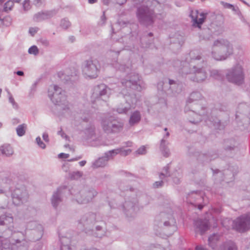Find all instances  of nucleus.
Segmentation results:
<instances>
[{
	"mask_svg": "<svg viewBox=\"0 0 250 250\" xmlns=\"http://www.w3.org/2000/svg\"><path fill=\"white\" fill-rule=\"evenodd\" d=\"M79 223L83 227V231L89 235L102 238L105 235L106 223L99 214L88 212L81 218Z\"/></svg>",
	"mask_w": 250,
	"mask_h": 250,
	"instance_id": "nucleus-1",
	"label": "nucleus"
},
{
	"mask_svg": "<svg viewBox=\"0 0 250 250\" xmlns=\"http://www.w3.org/2000/svg\"><path fill=\"white\" fill-rule=\"evenodd\" d=\"M190 66L192 67V76H188V79L198 83L205 81L207 74L201 64L204 62L201 53L198 50H192L189 52Z\"/></svg>",
	"mask_w": 250,
	"mask_h": 250,
	"instance_id": "nucleus-2",
	"label": "nucleus"
},
{
	"mask_svg": "<svg viewBox=\"0 0 250 250\" xmlns=\"http://www.w3.org/2000/svg\"><path fill=\"white\" fill-rule=\"evenodd\" d=\"M214 47L218 48L219 53L212 52L213 58L217 61L226 60L229 56L232 54L233 47L232 44L227 40L221 39L214 42Z\"/></svg>",
	"mask_w": 250,
	"mask_h": 250,
	"instance_id": "nucleus-3",
	"label": "nucleus"
},
{
	"mask_svg": "<svg viewBox=\"0 0 250 250\" xmlns=\"http://www.w3.org/2000/svg\"><path fill=\"white\" fill-rule=\"evenodd\" d=\"M136 16L139 22L146 26L153 24L156 14L154 10L148 6L147 1L146 4L138 7L136 11Z\"/></svg>",
	"mask_w": 250,
	"mask_h": 250,
	"instance_id": "nucleus-4",
	"label": "nucleus"
},
{
	"mask_svg": "<svg viewBox=\"0 0 250 250\" xmlns=\"http://www.w3.org/2000/svg\"><path fill=\"white\" fill-rule=\"evenodd\" d=\"M73 195L75 200L79 204H87L93 201L98 195V192L91 186L85 185L82 187Z\"/></svg>",
	"mask_w": 250,
	"mask_h": 250,
	"instance_id": "nucleus-5",
	"label": "nucleus"
},
{
	"mask_svg": "<svg viewBox=\"0 0 250 250\" xmlns=\"http://www.w3.org/2000/svg\"><path fill=\"white\" fill-rule=\"evenodd\" d=\"M228 109V106L225 104H218L211 111V115L206 121L208 125L212 126L214 128L219 130L223 129L228 124L227 121H222L221 120L215 117L218 112L227 111Z\"/></svg>",
	"mask_w": 250,
	"mask_h": 250,
	"instance_id": "nucleus-6",
	"label": "nucleus"
},
{
	"mask_svg": "<svg viewBox=\"0 0 250 250\" xmlns=\"http://www.w3.org/2000/svg\"><path fill=\"white\" fill-rule=\"evenodd\" d=\"M101 125L103 129L106 133H118L124 127V123L121 121L110 115L103 118Z\"/></svg>",
	"mask_w": 250,
	"mask_h": 250,
	"instance_id": "nucleus-7",
	"label": "nucleus"
},
{
	"mask_svg": "<svg viewBox=\"0 0 250 250\" xmlns=\"http://www.w3.org/2000/svg\"><path fill=\"white\" fill-rule=\"evenodd\" d=\"M168 82H160L158 84V89L167 94L176 95L180 93L183 88V83L179 81L167 79Z\"/></svg>",
	"mask_w": 250,
	"mask_h": 250,
	"instance_id": "nucleus-8",
	"label": "nucleus"
},
{
	"mask_svg": "<svg viewBox=\"0 0 250 250\" xmlns=\"http://www.w3.org/2000/svg\"><path fill=\"white\" fill-rule=\"evenodd\" d=\"M121 83L123 86L126 88L138 91L142 90L141 77L135 72L127 73L125 77L121 80Z\"/></svg>",
	"mask_w": 250,
	"mask_h": 250,
	"instance_id": "nucleus-9",
	"label": "nucleus"
},
{
	"mask_svg": "<svg viewBox=\"0 0 250 250\" xmlns=\"http://www.w3.org/2000/svg\"><path fill=\"white\" fill-rule=\"evenodd\" d=\"M245 75L241 65L236 64L231 69L228 70L226 74V78L229 82L240 85L244 82Z\"/></svg>",
	"mask_w": 250,
	"mask_h": 250,
	"instance_id": "nucleus-10",
	"label": "nucleus"
},
{
	"mask_svg": "<svg viewBox=\"0 0 250 250\" xmlns=\"http://www.w3.org/2000/svg\"><path fill=\"white\" fill-rule=\"evenodd\" d=\"M48 96L56 105H65L67 103L65 91L56 85L50 86L48 89Z\"/></svg>",
	"mask_w": 250,
	"mask_h": 250,
	"instance_id": "nucleus-11",
	"label": "nucleus"
},
{
	"mask_svg": "<svg viewBox=\"0 0 250 250\" xmlns=\"http://www.w3.org/2000/svg\"><path fill=\"white\" fill-rule=\"evenodd\" d=\"M100 65L96 59H90L84 61L83 72L86 76L90 78H96L100 71Z\"/></svg>",
	"mask_w": 250,
	"mask_h": 250,
	"instance_id": "nucleus-12",
	"label": "nucleus"
},
{
	"mask_svg": "<svg viewBox=\"0 0 250 250\" xmlns=\"http://www.w3.org/2000/svg\"><path fill=\"white\" fill-rule=\"evenodd\" d=\"M232 228L240 233L250 229V212L242 215L233 220Z\"/></svg>",
	"mask_w": 250,
	"mask_h": 250,
	"instance_id": "nucleus-13",
	"label": "nucleus"
},
{
	"mask_svg": "<svg viewBox=\"0 0 250 250\" xmlns=\"http://www.w3.org/2000/svg\"><path fill=\"white\" fill-rule=\"evenodd\" d=\"M118 97L124 98L125 101V105L121 104L117 108L116 110L119 114H126L131 108H134L136 100L133 95L131 96L128 92L124 94L122 92L119 94Z\"/></svg>",
	"mask_w": 250,
	"mask_h": 250,
	"instance_id": "nucleus-14",
	"label": "nucleus"
},
{
	"mask_svg": "<svg viewBox=\"0 0 250 250\" xmlns=\"http://www.w3.org/2000/svg\"><path fill=\"white\" fill-rule=\"evenodd\" d=\"M162 217V221L166 229V232L167 235H171L177 230L176 220L171 214H166L164 212L160 214Z\"/></svg>",
	"mask_w": 250,
	"mask_h": 250,
	"instance_id": "nucleus-15",
	"label": "nucleus"
},
{
	"mask_svg": "<svg viewBox=\"0 0 250 250\" xmlns=\"http://www.w3.org/2000/svg\"><path fill=\"white\" fill-rule=\"evenodd\" d=\"M235 116L237 122L249 124L250 120V107L245 103L240 104L237 107Z\"/></svg>",
	"mask_w": 250,
	"mask_h": 250,
	"instance_id": "nucleus-16",
	"label": "nucleus"
},
{
	"mask_svg": "<svg viewBox=\"0 0 250 250\" xmlns=\"http://www.w3.org/2000/svg\"><path fill=\"white\" fill-rule=\"evenodd\" d=\"M112 90L104 83L97 85L94 87L93 97L106 101L111 94Z\"/></svg>",
	"mask_w": 250,
	"mask_h": 250,
	"instance_id": "nucleus-17",
	"label": "nucleus"
},
{
	"mask_svg": "<svg viewBox=\"0 0 250 250\" xmlns=\"http://www.w3.org/2000/svg\"><path fill=\"white\" fill-rule=\"evenodd\" d=\"M11 196L13 203L16 206H19L26 202L28 197L27 191L23 187L16 188L13 191Z\"/></svg>",
	"mask_w": 250,
	"mask_h": 250,
	"instance_id": "nucleus-18",
	"label": "nucleus"
},
{
	"mask_svg": "<svg viewBox=\"0 0 250 250\" xmlns=\"http://www.w3.org/2000/svg\"><path fill=\"white\" fill-rule=\"evenodd\" d=\"M122 208L127 217H134L138 210L137 199L132 198L130 200L125 201Z\"/></svg>",
	"mask_w": 250,
	"mask_h": 250,
	"instance_id": "nucleus-19",
	"label": "nucleus"
},
{
	"mask_svg": "<svg viewBox=\"0 0 250 250\" xmlns=\"http://www.w3.org/2000/svg\"><path fill=\"white\" fill-rule=\"evenodd\" d=\"M58 76L61 80L64 83L68 82H75L78 78V71L75 68L67 69L65 72L60 71L58 72Z\"/></svg>",
	"mask_w": 250,
	"mask_h": 250,
	"instance_id": "nucleus-20",
	"label": "nucleus"
},
{
	"mask_svg": "<svg viewBox=\"0 0 250 250\" xmlns=\"http://www.w3.org/2000/svg\"><path fill=\"white\" fill-rule=\"evenodd\" d=\"M203 195V193L201 191H192L187 197L188 202L195 207L197 206L198 208L201 210L204 207L201 204L204 200Z\"/></svg>",
	"mask_w": 250,
	"mask_h": 250,
	"instance_id": "nucleus-21",
	"label": "nucleus"
},
{
	"mask_svg": "<svg viewBox=\"0 0 250 250\" xmlns=\"http://www.w3.org/2000/svg\"><path fill=\"white\" fill-rule=\"evenodd\" d=\"M153 40L152 33L144 32L140 37V42L142 47L145 48H151L153 46Z\"/></svg>",
	"mask_w": 250,
	"mask_h": 250,
	"instance_id": "nucleus-22",
	"label": "nucleus"
},
{
	"mask_svg": "<svg viewBox=\"0 0 250 250\" xmlns=\"http://www.w3.org/2000/svg\"><path fill=\"white\" fill-rule=\"evenodd\" d=\"M147 1L148 6H149V7L153 9L154 11L156 12V17L158 15H160V17H159L158 18H162L164 17L163 13H162L163 10V4L157 0H147Z\"/></svg>",
	"mask_w": 250,
	"mask_h": 250,
	"instance_id": "nucleus-23",
	"label": "nucleus"
},
{
	"mask_svg": "<svg viewBox=\"0 0 250 250\" xmlns=\"http://www.w3.org/2000/svg\"><path fill=\"white\" fill-rule=\"evenodd\" d=\"M56 14L57 11L55 10L40 12L34 15V20L36 21H41L43 20L50 19L55 16Z\"/></svg>",
	"mask_w": 250,
	"mask_h": 250,
	"instance_id": "nucleus-24",
	"label": "nucleus"
},
{
	"mask_svg": "<svg viewBox=\"0 0 250 250\" xmlns=\"http://www.w3.org/2000/svg\"><path fill=\"white\" fill-rule=\"evenodd\" d=\"M62 188H59L55 191L51 197V204L54 208H57L62 201Z\"/></svg>",
	"mask_w": 250,
	"mask_h": 250,
	"instance_id": "nucleus-25",
	"label": "nucleus"
},
{
	"mask_svg": "<svg viewBox=\"0 0 250 250\" xmlns=\"http://www.w3.org/2000/svg\"><path fill=\"white\" fill-rule=\"evenodd\" d=\"M189 54L188 57L186 58V61L183 62V67L180 69L179 73L182 76L188 75L192 76L193 72H192V67L190 66Z\"/></svg>",
	"mask_w": 250,
	"mask_h": 250,
	"instance_id": "nucleus-26",
	"label": "nucleus"
},
{
	"mask_svg": "<svg viewBox=\"0 0 250 250\" xmlns=\"http://www.w3.org/2000/svg\"><path fill=\"white\" fill-rule=\"evenodd\" d=\"M107 153V151L104 153V156L100 157L99 159L95 160L92 163V167L94 168H96L104 167L106 165L108 161L113 158L112 156H109L108 154L106 155Z\"/></svg>",
	"mask_w": 250,
	"mask_h": 250,
	"instance_id": "nucleus-27",
	"label": "nucleus"
},
{
	"mask_svg": "<svg viewBox=\"0 0 250 250\" xmlns=\"http://www.w3.org/2000/svg\"><path fill=\"white\" fill-rule=\"evenodd\" d=\"M196 231H200L201 235L203 234L209 229V225L207 221L199 219L194 222Z\"/></svg>",
	"mask_w": 250,
	"mask_h": 250,
	"instance_id": "nucleus-28",
	"label": "nucleus"
},
{
	"mask_svg": "<svg viewBox=\"0 0 250 250\" xmlns=\"http://www.w3.org/2000/svg\"><path fill=\"white\" fill-rule=\"evenodd\" d=\"M126 62H114L113 65L115 68L121 72H125L128 73L130 70V64L129 60L127 59Z\"/></svg>",
	"mask_w": 250,
	"mask_h": 250,
	"instance_id": "nucleus-29",
	"label": "nucleus"
},
{
	"mask_svg": "<svg viewBox=\"0 0 250 250\" xmlns=\"http://www.w3.org/2000/svg\"><path fill=\"white\" fill-rule=\"evenodd\" d=\"M237 142L234 139H226L224 141V148L227 152L231 153L237 148Z\"/></svg>",
	"mask_w": 250,
	"mask_h": 250,
	"instance_id": "nucleus-30",
	"label": "nucleus"
},
{
	"mask_svg": "<svg viewBox=\"0 0 250 250\" xmlns=\"http://www.w3.org/2000/svg\"><path fill=\"white\" fill-rule=\"evenodd\" d=\"M217 157V155L216 154H211L210 153H200L198 156L197 160L199 162L205 164L209 162Z\"/></svg>",
	"mask_w": 250,
	"mask_h": 250,
	"instance_id": "nucleus-31",
	"label": "nucleus"
},
{
	"mask_svg": "<svg viewBox=\"0 0 250 250\" xmlns=\"http://www.w3.org/2000/svg\"><path fill=\"white\" fill-rule=\"evenodd\" d=\"M14 153V150L10 144H5L0 146V154L9 157Z\"/></svg>",
	"mask_w": 250,
	"mask_h": 250,
	"instance_id": "nucleus-32",
	"label": "nucleus"
},
{
	"mask_svg": "<svg viewBox=\"0 0 250 250\" xmlns=\"http://www.w3.org/2000/svg\"><path fill=\"white\" fill-rule=\"evenodd\" d=\"M141 119V115L140 112L136 110L132 112L129 119V124L133 126L139 123Z\"/></svg>",
	"mask_w": 250,
	"mask_h": 250,
	"instance_id": "nucleus-33",
	"label": "nucleus"
},
{
	"mask_svg": "<svg viewBox=\"0 0 250 250\" xmlns=\"http://www.w3.org/2000/svg\"><path fill=\"white\" fill-rule=\"evenodd\" d=\"M171 43L177 45V47L178 48L180 47L184 42V38L183 36L176 33L173 37L171 38Z\"/></svg>",
	"mask_w": 250,
	"mask_h": 250,
	"instance_id": "nucleus-34",
	"label": "nucleus"
},
{
	"mask_svg": "<svg viewBox=\"0 0 250 250\" xmlns=\"http://www.w3.org/2000/svg\"><path fill=\"white\" fill-rule=\"evenodd\" d=\"M13 218L10 214H4L0 216V226H8L13 223Z\"/></svg>",
	"mask_w": 250,
	"mask_h": 250,
	"instance_id": "nucleus-35",
	"label": "nucleus"
},
{
	"mask_svg": "<svg viewBox=\"0 0 250 250\" xmlns=\"http://www.w3.org/2000/svg\"><path fill=\"white\" fill-rule=\"evenodd\" d=\"M168 144V142L165 139H163L161 140L160 144V150L163 156L166 157H168L170 154L169 149L167 146Z\"/></svg>",
	"mask_w": 250,
	"mask_h": 250,
	"instance_id": "nucleus-36",
	"label": "nucleus"
},
{
	"mask_svg": "<svg viewBox=\"0 0 250 250\" xmlns=\"http://www.w3.org/2000/svg\"><path fill=\"white\" fill-rule=\"evenodd\" d=\"M207 13H200V18H196L193 20V25L199 28H201V25L204 22L206 18Z\"/></svg>",
	"mask_w": 250,
	"mask_h": 250,
	"instance_id": "nucleus-37",
	"label": "nucleus"
},
{
	"mask_svg": "<svg viewBox=\"0 0 250 250\" xmlns=\"http://www.w3.org/2000/svg\"><path fill=\"white\" fill-rule=\"evenodd\" d=\"M118 154H120L121 155L125 156L127 155L126 150L124 149L123 147H120L117 149H113L107 151L106 155L108 154L109 156H112V157H114Z\"/></svg>",
	"mask_w": 250,
	"mask_h": 250,
	"instance_id": "nucleus-38",
	"label": "nucleus"
},
{
	"mask_svg": "<svg viewBox=\"0 0 250 250\" xmlns=\"http://www.w3.org/2000/svg\"><path fill=\"white\" fill-rule=\"evenodd\" d=\"M221 250H237V248L235 243L229 241L226 242L222 245Z\"/></svg>",
	"mask_w": 250,
	"mask_h": 250,
	"instance_id": "nucleus-39",
	"label": "nucleus"
},
{
	"mask_svg": "<svg viewBox=\"0 0 250 250\" xmlns=\"http://www.w3.org/2000/svg\"><path fill=\"white\" fill-rule=\"evenodd\" d=\"M219 239V235L218 234H213L210 237H208V245L213 249H215L217 246V242Z\"/></svg>",
	"mask_w": 250,
	"mask_h": 250,
	"instance_id": "nucleus-40",
	"label": "nucleus"
},
{
	"mask_svg": "<svg viewBox=\"0 0 250 250\" xmlns=\"http://www.w3.org/2000/svg\"><path fill=\"white\" fill-rule=\"evenodd\" d=\"M190 115L193 116V119H189V121L194 124L199 123L202 120L201 113H199V114H198L196 113L194 111L191 110L190 111Z\"/></svg>",
	"mask_w": 250,
	"mask_h": 250,
	"instance_id": "nucleus-41",
	"label": "nucleus"
},
{
	"mask_svg": "<svg viewBox=\"0 0 250 250\" xmlns=\"http://www.w3.org/2000/svg\"><path fill=\"white\" fill-rule=\"evenodd\" d=\"M12 20L10 16H6L4 18L0 17V27L9 26L12 23Z\"/></svg>",
	"mask_w": 250,
	"mask_h": 250,
	"instance_id": "nucleus-42",
	"label": "nucleus"
},
{
	"mask_svg": "<svg viewBox=\"0 0 250 250\" xmlns=\"http://www.w3.org/2000/svg\"><path fill=\"white\" fill-rule=\"evenodd\" d=\"M169 170V167L168 165L164 167L162 169V171L159 174L160 179L165 180L166 178L171 176Z\"/></svg>",
	"mask_w": 250,
	"mask_h": 250,
	"instance_id": "nucleus-43",
	"label": "nucleus"
},
{
	"mask_svg": "<svg viewBox=\"0 0 250 250\" xmlns=\"http://www.w3.org/2000/svg\"><path fill=\"white\" fill-rule=\"evenodd\" d=\"M202 98L201 94L198 91H194L191 93L188 101L189 103L200 100Z\"/></svg>",
	"mask_w": 250,
	"mask_h": 250,
	"instance_id": "nucleus-44",
	"label": "nucleus"
},
{
	"mask_svg": "<svg viewBox=\"0 0 250 250\" xmlns=\"http://www.w3.org/2000/svg\"><path fill=\"white\" fill-rule=\"evenodd\" d=\"M26 129L27 125L25 124L19 125L16 128L17 135L20 137L23 136L25 134Z\"/></svg>",
	"mask_w": 250,
	"mask_h": 250,
	"instance_id": "nucleus-45",
	"label": "nucleus"
},
{
	"mask_svg": "<svg viewBox=\"0 0 250 250\" xmlns=\"http://www.w3.org/2000/svg\"><path fill=\"white\" fill-rule=\"evenodd\" d=\"M210 77L217 80H221L223 78V75L220 70L216 69H212L210 70Z\"/></svg>",
	"mask_w": 250,
	"mask_h": 250,
	"instance_id": "nucleus-46",
	"label": "nucleus"
},
{
	"mask_svg": "<svg viewBox=\"0 0 250 250\" xmlns=\"http://www.w3.org/2000/svg\"><path fill=\"white\" fill-rule=\"evenodd\" d=\"M83 175V172L80 171L69 172V176L71 180H77Z\"/></svg>",
	"mask_w": 250,
	"mask_h": 250,
	"instance_id": "nucleus-47",
	"label": "nucleus"
},
{
	"mask_svg": "<svg viewBox=\"0 0 250 250\" xmlns=\"http://www.w3.org/2000/svg\"><path fill=\"white\" fill-rule=\"evenodd\" d=\"M71 25V23L67 19H63L61 20L60 26L63 29H66Z\"/></svg>",
	"mask_w": 250,
	"mask_h": 250,
	"instance_id": "nucleus-48",
	"label": "nucleus"
},
{
	"mask_svg": "<svg viewBox=\"0 0 250 250\" xmlns=\"http://www.w3.org/2000/svg\"><path fill=\"white\" fill-rule=\"evenodd\" d=\"M14 5V2L12 0H8L5 4L3 8V10L5 12H7L11 10Z\"/></svg>",
	"mask_w": 250,
	"mask_h": 250,
	"instance_id": "nucleus-49",
	"label": "nucleus"
},
{
	"mask_svg": "<svg viewBox=\"0 0 250 250\" xmlns=\"http://www.w3.org/2000/svg\"><path fill=\"white\" fill-rule=\"evenodd\" d=\"M28 52L30 54H33L36 56L39 54V50L37 46L33 45L29 48Z\"/></svg>",
	"mask_w": 250,
	"mask_h": 250,
	"instance_id": "nucleus-50",
	"label": "nucleus"
},
{
	"mask_svg": "<svg viewBox=\"0 0 250 250\" xmlns=\"http://www.w3.org/2000/svg\"><path fill=\"white\" fill-rule=\"evenodd\" d=\"M119 187L120 190L123 191H128L129 189L130 191H132L133 189L132 188L129 187V186H126V187H125L124 184L122 183H121L119 184Z\"/></svg>",
	"mask_w": 250,
	"mask_h": 250,
	"instance_id": "nucleus-51",
	"label": "nucleus"
},
{
	"mask_svg": "<svg viewBox=\"0 0 250 250\" xmlns=\"http://www.w3.org/2000/svg\"><path fill=\"white\" fill-rule=\"evenodd\" d=\"M164 180L161 179L160 181L155 182L153 184V187L155 188L162 187L164 184Z\"/></svg>",
	"mask_w": 250,
	"mask_h": 250,
	"instance_id": "nucleus-52",
	"label": "nucleus"
},
{
	"mask_svg": "<svg viewBox=\"0 0 250 250\" xmlns=\"http://www.w3.org/2000/svg\"><path fill=\"white\" fill-rule=\"evenodd\" d=\"M36 143L38 146L42 149H44L46 147L45 144L41 140L40 137H38L36 139Z\"/></svg>",
	"mask_w": 250,
	"mask_h": 250,
	"instance_id": "nucleus-53",
	"label": "nucleus"
},
{
	"mask_svg": "<svg viewBox=\"0 0 250 250\" xmlns=\"http://www.w3.org/2000/svg\"><path fill=\"white\" fill-rule=\"evenodd\" d=\"M136 153L139 155L145 154L146 152V150L145 146H142L137 149L136 151Z\"/></svg>",
	"mask_w": 250,
	"mask_h": 250,
	"instance_id": "nucleus-54",
	"label": "nucleus"
},
{
	"mask_svg": "<svg viewBox=\"0 0 250 250\" xmlns=\"http://www.w3.org/2000/svg\"><path fill=\"white\" fill-rule=\"evenodd\" d=\"M23 8L25 11L29 10L30 8L29 0H25L23 3Z\"/></svg>",
	"mask_w": 250,
	"mask_h": 250,
	"instance_id": "nucleus-55",
	"label": "nucleus"
},
{
	"mask_svg": "<svg viewBox=\"0 0 250 250\" xmlns=\"http://www.w3.org/2000/svg\"><path fill=\"white\" fill-rule=\"evenodd\" d=\"M9 102L11 103L12 104L14 108H17L18 107V104L15 102L14 99L13 98L12 95L11 94H10V93H9Z\"/></svg>",
	"mask_w": 250,
	"mask_h": 250,
	"instance_id": "nucleus-56",
	"label": "nucleus"
},
{
	"mask_svg": "<svg viewBox=\"0 0 250 250\" xmlns=\"http://www.w3.org/2000/svg\"><path fill=\"white\" fill-rule=\"evenodd\" d=\"M231 10L235 12V14H236L237 15H238L240 17H242V15L238 7L233 6V7L232 8Z\"/></svg>",
	"mask_w": 250,
	"mask_h": 250,
	"instance_id": "nucleus-57",
	"label": "nucleus"
},
{
	"mask_svg": "<svg viewBox=\"0 0 250 250\" xmlns=\"http://www.w3.org/2000/svg\"><path fill=\"white\" fill-rule=\"evenodd\" d=\"M221 3H222V4L223 5V6H224V8H227V9H231L233 7V5H232V4H231L230 3H229L225 2H223V1H222Z\"/></svg>",
	"mask_w": 250,
	"mask_h": 250,
	"instance_id": "nucleus-58",
	"label": "nucleus"
},
{
	"mask_svg": "<svg viewBox=\"0 0 250 250\" xmlns=\"http://www.w3.org/2000/svg\"><path fill=\"white\" fill-rule=\"evenodd\" d=\"M58 134L61 135L62 138H65L66 140L69 138V137L63 132L62 128L58 132Z\"/></svg>",
	"mask_w": 250,
	"mask_h": 250,
	"instance_id": "nucleus-59",
	"label": "nucleus"
},
{
	"mask_svg": "<svg viewBox=\"0 0 250 250\" xmlns=\"http://www.w3.org/2000/svg\"><path fill=\"white\" fill-rule=\"evenodd\" d=\"M212 170L213 171V175L214 177L217 176V174H219L220 176H222L223 173L221 171H220L219 169H215L214 170L212 169ZM215 178H216V177H215Z\"/></svg>",
	"mask_w": 250,
	"mask_h": 250,
	"instance_id": "nucleus-60",
	"label": "nucleus"
},
{
	"mask_svg": "<svg viewBox=\"0 0 250 250\" xmlns=\"http://www.w3.org/2000/svg\"><path fill=\"white\" fill-rule=\"evenodd\" d=\"M69 156L68 154H66L64 153H61L58 155V157L61 159H66L68 158Z\"/></svg>",
	"mask_w": 250,
	"mask_h": 250,
	"instance_id": "nucleus-61",
	"label": "nucleus"
},
{
	"mask_svg": "<svg viewBox=\"0 0 250 250\" xmlns=\"http://www.w3.org/2000/svg\"><path fill=\"white\" fill-rule=\"evenodd\" d=\"M40 42L43 45H44L45 46H47L49 44V41L46 39H42L40 40Z\"/></svg>",
	"mask_w": 250,
	"mask_h": 250,
	"instance_id": "nucleus-62",
	"label": "nucleus"
},
{
	"mask_svg": "<svg viewBox=\"0 0 250 250\" xmlns=\"http://www.w3.org/2000/svg\"><path fill=\"white\" fill-rule=\"evenodd\" d=\"M37 28L31 27L29 28V32L32 36H34V34L36 33H37Z\"/></svg>",
	"mask_w": 250,
	"mask_h": 250,
	"instance_id": "nucleus-63",
	"label": "nucleus"
},
{
	"mask_svg": "<svg viewBox=\"0 0 250 250\" xmlns=\"http://www.w3.org/2000/svg\"><path fill=\"white\" fill-rule=\"evenodd\" d=\"M43 139L46 142L49 141L48 135L47 133L44 132L42 135Z\"/></svg>",
	"mask_w": 250,
	"mask_h": 250,
	"instance_id": "nucleus-64",
	"label": "nucleus"
}]
</instances>
